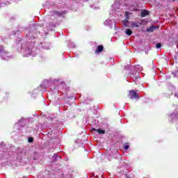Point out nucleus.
<instances>
[{
	"label": "nucleus",
	"instance_id": "obj_1",
	"mask_svg": "<svg viewBox=\"0 0 178 178\" xmlns=\"http://www.w3.org/2000/svg\"><path fill=\"white\" fill-rule=\"evenodd\" d=\"M26 39L29 40L26 44H22V53L23 54V56H35L37 55V52L33 51V45L34 44V41H33V38L31 37V33L26 35Z\"/></svg>",
	"mask_w": 178,
	"mask_h": 178
},
{
	"label": "nucleus",
	"instance_id": "obj_2",
	"mask_svg": "<svg viewBox=\"0 0 178 178\" xmlns=\"http://www.w3.org/2000/svg\"><path fill=\"white\" fill-rule=\"evenodd\" d=\"M0 56L1 59L3 60H9L13 58V56H12L10 53L5 50V47H3V46H0Z\"/></svg>",
	"mask_w": 178,
	"mask_h": 178
},
{
	"label": "nucleus",
	"instance_id": "obj_3",
	"mask_svg": "<svg viewBox=\"0 0 178 178\" xmlns=\"http://www.w3.org/2000/svg\"><path fill=\"white\" fill-rule=\"evenodd\" d=\"M129 97L130 99H139L138 94L134 90L129 91Z\"/></svg>",
	"mask_w": 178,
	"mask_h": 178
},
{
	"label": "nucleus",
	"instance_id": "obj_4",
	"mask_svg": "<svg viewBox=\"0 0 178 178\" xmlns=\"http://www.w3.org/2000/svg\"><path fill=\"white\" fill-rule=\"evenodd\" d=\"M64 13L62 11H55L51 10V15L54 16V17H61V16H63Z\"/></svg>",
	"mask_w": 178,
	"mask_h": 178
},
{
	"label": "nucleus",
	"instance_id": "obj_5",
	"mask_svg": "<svg viewBox=\"0 0 178 178\" xmlns=\"http://www.w3.org/2000/svg\"><path fill=\"white\" fill-rule=\"evenodd\" d=\"M49 84H51V81H49V80H47V79L44 80L40 85L41 88L43 89L42 90V91H44L45 88H47Z\"/></svg>",
	"mask_w": 178,
	"mask_h": 178
},
{
	"label": "nucleus",
	"instance_id": "obj_6",
	"mask_svg": "<svg viewBox=\"0 0 178 178\" xmlns=\"http://www.w3.org/2000/svg\"><path fill=\"white\" fill-rule=\"evenodd\" d=\"M127 15H129V13L126 12V19L122 21V24L124 27H130V22H129V17H127Z\"/></svg>",
	"mask_w": 178,
	"mask_h": 178
},
{
	"label": "nucleus",
	"instance_id": "obj_7",
	"mask_svg": "<svg viewBox=\"0 0 178 178\" xmlns=\"http://www.w3.org/2000/svg\"><path fill=\"white\" fill-rule=\"evenodd\" d=\"M130 77H131V79H133L134 81H136V80L140 78V72H136L131 73L130 74Z\"/></svg>",
	"mask_w": 178,
	"mask_h": 178
},
{
	"label": "nucleus",
	"instance_id": "obj_8",
	"mask_svg": "<svg viewBox=\"0 0 178 178\" xmlns=\"http://www.w3.org/2000/svg\"><path fill=\"white\" fill-rule=\"evenodd\" d=\"M102 51H104V46H102V45H99V46H97V47L96 48V50L95 51V54H96L97 55H98L99 54H101V52H102Z\"/></svg>",
	"mask_w": 178,
	"mask_h": 178
},
{
	"label": "nucleus",
	"instance_id": "obj_9",
	"mask_svg": "<svg viewBox=\"0 0 178 178\" xmlns=\"http://www.w3.org/2000/svg\"><path fill=\"white\" fill-rule=\"evenodd\" d=\"M143 23H144L143 21H142L141 23L131 22L130 24H131V27H140V26H141V24H143Z\"/></svg>",
	"mask_w": 178,
	"mask_h": 178
},
{
	"label": "nucleus",
	"instance_id": "obj_10",
	"mask_svg": "<svg viewBox=\"0 0 178 178\" xmlns=\"http://www.w3.org/2000/svg\"><path fill=\"white\" fill-rule=\"evenodd\" d=\"M26 120L24 118H22L17 123L15 124V127H19V126H23V123H24Z\"/></svg>",
	"mask_w": 178,
	"mask_h": 178
},
{
	"label": "nucleus",
	"instance_id": "obj_11",
	"mask_svg": "<svg viewBox=\"0 0 178 178\" xmlns=\"http://www.w3.org/2000/svg\"><path fill=\"white\" fill-rule=\"evenodd\" d=\"M92 130H93V131H97L99 134H105V130L104 129H97L95 128H92Z\"/></svg>",
	"mask_w": 178,
	"mask_h": 178
},
{
	"label": "nucleus",
	"instance_id": "obj_12",
	"mask_svg": "<svg viewBox=\"0 0 178 178\" xmlns=\"http://www.w3.org/2000/svg\"><path fill=\"white\" fill-rule=\"evenodd\" d=\"M125 34H127V35H131L133 34V31H131V29H126Z\"/></svg>",
	"mask_w": 178,
	"mask_h": 178
},
{
	"label": "nucleus",
	"instance_id": "obj_13",
	"mask_svg": "<svg viewBox=\"0 0 178 178\" xmlns=\"http://www.w3.org/2000/svg\"><path fill=\"white\" fill-rule=\"evenodd\" d=\"M148 15H149V13H148L147 10H143V11L141 12V16H142V17H145V16H148Z\"/></svg>",
	"mask_w": 178,
	"mask_h": 178
},
{
	"label": "nucleus",
	"instance_id": "obj_14",
	"mask_svg": "<svg viewBox=\"0 0 178 178\" xmlns=\"http://www.w3.org/2000/svg\"><path fill=\"white\" fill-rule=\"evenodd\" d=\"M104 26H109V24H112V20L111 19H106L104 22Z\"/></svg>",
	"mask_w": 178,
	"mask_h": 178
},
{
	"label": "nucleus",
	"instance_id": "obj_15",
	"mask_svg": "<svg viewBox=\"0 0 178 178\" xmlns=\"http://www.w3.org/2000/svg\"><path fill=\"white\" fill-rule=\"evenodd\" d=\"M154 30H155V26H151L149 28H147L146 29V31H147L148 33H152V31H154Z\"/></svg>",
	"mask_w": 178,
	"mask_h": 178
},
{
	"label": "nucleus",
	"instance_id": "obj_16",
	"mask_svg": "<svg viewBox=\"0 0 178 178\" xmlns=\"http://www.w3.org/2000/svg\"><path fill=\"white\" fill-rule=\"evenodd\" d=\"M60 157L58 156V154H54L53 156V161L54 162H56V161H58V159H59Z\"/></svg>",
	"mask_w": 178,
	"mask_h": 178
},
{
	"label": "nucleus",
	"instance_id": "obj_17",
	"mask_svg": "<svg viewBox=\"0 0 178 178\" xmlns=\"http://www.w3.org/2000/svg\"><path fill=\"white\" fill-rule=\"evenodd\" d=\"M162 47V44L161 43H157L156 45V48H157L158 49H159V48H161Z\"/></svg>",
	"mask_w": 178,
	"mask_h": 178
},
{
	"label": "nucleus",
	"instance_id": "obj_18",
	"mask_svg": "<svg viewBox=\"0 0 178 178\" xmlns=\"http://www.w3.org/2000/svg\"><path fill=\"white\" fill-rule=\"evenodd\" d=\"M129 147L130 146H129V145L127 144L124 146V149L127 151V149H129Z\"/></svg>",
	"mask_w": 178,
	"mask_h": 178
},
{
	"label": "nucleus",
	"instance_id": "obj_19",
	"mask_svg": "<svg viewBox=\"0 0 178 178\" xmlns=\"http://www.w3.org/2000/svg\"><path fill=\"white\" fill-rule=\"evenodd\" d=\"M33 140L34 139L33 138H29V143H33Z\"/></svg>",
	"mask_w": 178,
	"mask_h": 178
},
{
	"label": "nucleus",
	"instance_id": "obj_20",
	"mask_svg": "<svg viewBox=\"0 0 178 178\" xmlns=\"http://www.w3.org/2000/svg\"><path fill=\"white\" fill-rule=\"evenodd\" d=\"M70 47L71 48H74V44H70Z\"/></svg>",
	"mask_w": 178,
	"mask_h": 178
},
{
	"label": "nucleus",
	"instance_id": "obj_21",
	"mask_svg": "<svg viewBox=\"0 0 178 178\" xmlns=\"http://www.w3.org/2000/svg\"><path fill=\"white\" fill-rule=\"evenodd\" d=\"M90 8L95 9V6H90Z\"/></svg>",
	"mask_w": 178,
	"mask_h": 178
},
{
	"label": "nucleus",
	"instance_id": "obj_22",
	"mask_svg": "<svg viewBox=\"0 0 178 178\" xmlns=\"http://www.w3.org/2000/svg\"><path fill=\"white\" fill-rule=\"evenodd\" d=\"M62 86H65V82H61Z\"/></svg>",
	"mask_w": 178,
	"mask_h": 178
},
{
	"label": "nucleus",
	"instance_id": "obj_23",
	"mask_svg": "<svg viewBox=\"0 0 178 178\" xmlns=\"http://www.w3.org/2000/svg\"><path fill=\"white\" fill-rule=\"evenodd\" d=\"M54 81H59V80H58V79H55V80H54Z\"/></svg>",
	"mask_w": 178,
	"mask_h": 178
},
{
	"label": "nucleus",
	"instance_id": "obj_24",
	"mask_svg": "<svg viewBox=\"0 0 178 178\" xmlns=\"http://www.w3.org/2000/svg\"><path fill=\"white\" fill-rule=\"evenodd\" d=\"M172 90H176V88L173 87V88H172Z\"/></svg>",
	"mask_w": 178,
	"mask_h": 178
},
{
	"label": "nucleus",
	"instance_id": "obj_25",
	"mask_svg": "<svg viewBox=\"0 0 178 178\" xmlns=\"http://www.w3.org/2000/svg\"><path fill=\"white\" fill-rule=\"evenodd\" d=\"M51 27H54V26H55V25L52 24V25H51Z\"/></svg>",
	"mask_w": 178,
	"mask_h": 178
}]
</instances>
